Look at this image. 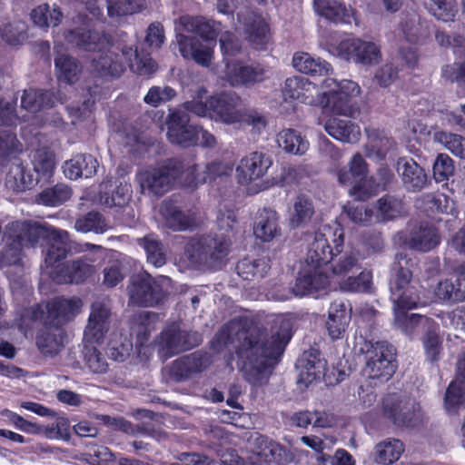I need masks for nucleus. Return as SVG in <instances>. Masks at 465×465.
<instances>
[{"instance_id": "f257e3e1", "label": "nucleus", "mask_w": 465, "mask_h": 465, "mask_svg": "<svg viewBox=\"0 0 465 465\" xmlns=\"http://www.w3.org/2000/svg\"><path fill=\"white\" fill-rule=\"evenodd\" d=\"M289 339L279 332L269 337L266 330L252 320L240 317L221 328L212 341V348L217 352L230 346L235 349L244 380L252 386H262L267 383Z\"/></svg>"}, {"instance_id": "f03ea898", "label": "nucleus", "mask_w": 465, "mask_h": 465, "mask_svg": "<svg viewBox=\"0 0 465 465\" xmlns=\"http://www.w3.org/2000/svg\"><path fill=\"white\" fill-rule=\"evenodd\" d=\"M197 164L191 159L171 158L154 167L137 173L136 179L143 194L160 197L176 184L197 183Z\"/></svg>"}, {"instance_id": "7ed1b4c3", "label": "nucleus", "mask_w": 465, "mask_h": 465, "mask_svg": "<svg viewBox=\"0 0 465 465\" xmlns=\"http://www.w3.org/2000/svg\"><path fill=\"white\" fill-rule=\"evenodd\" d=\"M128 65L139 74H151L157 69L156 63L150 57L142 56L137 49L124 47L121 53L109 49L92 60L94 72L103 77H119Z\"/></svg>"}, {"instance_id": "20e7f679", "label": "nucleus", "mask_w": 465, "mask_h": 465, "mask_svg": "<svg viewBox=\"0 0 465 465\" xmlns=\"http://www.w3.org/2000/svg\"><path fill=\"white\" fill-rule=\"evenodd\" d=\"M231 241L224 236L206 235L192 239L185 247V254L192 264L216 269L230 252Z\"/></svg>"}, {"instance_id": "39448f33", "label": "nucleus", "mask_w": 465, "mask_h": 465, "mask_svg": "<svg viewBox=\"0 0 465 465\" xmlns=\"http://www.w3.org/2000/svg\"><path fill=\"white\" fill-rule=\"evenodd\" d=\"M170 284L171 279L167 276L154 279L146 272L134 274L127 287L129 301L142 307L158 305L166 299Z\"/></svg>"}, {"instance_id": "423d86ee", "label": "nucleus", "mask_w": 465, "mask_h": 465, "mask_svg": "<svg viewBox=\"0 0 465 465\" xmlns=\"http://www.w3.org/2000/svg\"><path fill=\"white\" fill-rule=\"evenodd\" d=\"M359 351L366 354L363 371L368 378L388 381L395 372L396 350L387 341H363Z\"/></svg>"}, {"instance_id": "0eeeda50", "label": "nucleus", "mask_w": 465, "mask_h": 465, "mask_svg": "<svg viewBox=\"0 0 465 465\" xmlns=\"http://www.w3.org/2000/svg\"><path fill=\"white\" fill-rule=\"evenodd\" d=\"M411 260L404 253H397L391 266L392 280L391 282V300L393 304L404 308H416L420 297L411 285L412 272Z\"/></svg>"}, {"instance_id": "6e6552de", "label": "nucleus", "mask_w": 465, "mask_h": 465, "mask_svg": "<svg viewBox=\"0 0 465 465\" xmlns=\"http://www.w3.org/2000/svg\"><path fill=\"white\" fill-rule=\"evenodd\" d=\"M420 405L415 399L400 393H390L383 398V416L393 425L412 428L420 420Z\"/></svg>"}, {"instance_id": "1a4fd4ad", "label": "nucleus", "mask_w": 465, "mask_h": 465, "mask_svg": "<svg viewBox=\"0 0 465 465\" xmlns=\"http://www.w3.org/2000/svg\"><path fill=\"white\" fill-rule=\"evenodd\" d=\"M202 342V337L196 331L182 330L176 323L164 328L154 341L157 352L163 361L189 351Z\"/></svg>"}, {"instance_id": "9d476101", "label": "nucleus", "mask_w": 465, "mask_h": 465, "mask_svg": "<svg viewBox=\"0 0 465 465\" xmlns=\"http://www.w3.org/2000/svg\"><path fill=\"white\" fill-rule=\"evenodd\" d=\"M328 51L337 56L357 64L374 65L381 60L380 47L373 42L360 38L345 39L338 45H331Z\"/></svg>"}, {"instance_id": "9b49d317", "label": "nucleus", "mask_w": 465, "mask_h": 465, "mask_svg": "<svg viewBox=\"0 0 465 465\" xmlns=\"http://www.w3.org/2000/svg\"><path fill=\"white\" fill-rule=\"evenodd\" d=\"M167 137L183 147L195 145L199 140V126L190 124L189 114L181 108L170 110L166 117Z\"/></svg>"}, {"instance_id": "f8f14e48", "label": "nucleus", "mask_w": 465, "mask_h": 465, "mask_svg": "<svg viewBox=\"0 0 465 465\" xmlns=\"http://www.w3.org/2000/svg\"><path fill=\"white\" fill-rule=\"evenodd\" d=\"M56 228L32 220L14 221L5 226L8 238H15L24 247H35L41 241L49 240Z\"/></svg>"}, {"instance_id": "ddd939ff", "label": "nucleus", "mask_w": 465, "mask_h": 465, "mask_svg": "<svg viewBox=\"0 0 465 465\" xmlns=\"http://www.w3.org/2000/svg\"><path fill=\"white\" fill-rule=\"evenodd\" d=\"M52 241L45 251V262L47 266L65 259L68 255L84 252L89 250H102L100 245L92 243L81 244L70 239L66 231L55 229L51 237Z\"/></svg>"}, {"instance_id": "4468645a", "label": "nucleus", "mask_w": 465, "mask_h": 465, "mask_svg": "<svg viewBox=\"0 0 465 465\" xmlns=\"http://www.w3.org/2000/svg\"><path fill=\"white\" fill-rule=\"evenodd\" d=\"M211 118L225 124L241 122L243 104L235 92H222L209 98Z\"/></svg>"}, {"instance_id": "2eb2a0df", "label": "nucleus", "mask_w": 465, "mask_h": 465, "mask_svg": "<svg viewBox=\"0 0 465 465\" xmlns=\"http://www.w3.org/2000/svg\"><path fill=\"white\" fill-rule=\"evenodd\" d=\"M211 363L208 353L197 351L173 361L169 369V377L176 382L183 381L202 372Z\"/></svg>"}, {"instance_id": "dca6fc26", "label": "nucleus", "mask_w": 465, "mask_h": 465, "mask_svg": "<svg viewBox=\"0 0 465 465\" xmlns=\"http://www.w3.org/2000/svg\"><path fill=\"white\" fill-rule=\"evenodd\" d=\"M402 186L409 193H420L430 184L425 169L409 157H400L395 165Z\"/></svg>"}, {"instance_id": "f3484780", "label": "nucleus", "mask_w": 465, "mask_h": 465, "mask_svg": "<svg viewBox=\"0 0 465 465\" xmlns=\"http://www.w3.org/2000/svg\"><path fill=\"white\" fill-rule=\"evenodd\" d=\"M329 284L328 276L319 270L310 269L296 279L294 285L286 293H280V290L273 292L278 301H286L293 296H304L314 292L325 289Z\"/></svg>"}, {"instance_id": "a211bd4d", "label": "nucleus", "mask_w": 465, "mask_h": 465, "mask_svg": "<svg viewBox=\"0 0 465 465\" xmlns=\"http://www.w3.org/2000/svg\"><path fill=\"white\" fill-rule=\"evenodd\" d=\"M111 311L104 302H94L91 306V313L84 330V339L88 343L103 341L110 326Z\"/></svg>"}, {"instance_id": "6ab92c4d", "label": "nucleus", "mask_w": 465, "mask_h": 465, "mask_svg": "<svg viewBox=\"0 0 465 465\" xmlns=\"http://www.w3.org/2000/svg\"><path fill=\"white\" fill-rule=\"evenodd\" d=\"M272 164L270 155L253 152L243 157L236 168L239 183H247L262 177Z\"/></svg>"}, {"instance_id": "aec40b11", "label": "nucleus", "mask_w": 465, "mask_h": 465, "mask_svg": "<svg viewBox=\"0 0 465 465\" xmlns=\"http://www.w3.org/2000/svg\"><path fill=\"white\" fill-rule=\"evenodd\" d=\"M330 238H332V232L328 228L327 233L317 232L313 241L309 244L305 262L312 270H319L322 264L333 261L334 252L330 246Z\"/></svg>"}, {"instance_id": "412c9836", "label": "nucleus", "mask_w": 465, "mask_h": 465, "mask_svg": "<svg viewBox=\"0 0 465 465\" xmlns=\"http://www.w3.org/2000/svg\"><path fill=\"white\" fill-rule=\"evenodd\" d=\"M176 40L179 52L183 58L193 59L196 64L205 67L211 64L213 51L209 45L203 44L194 36L183 34H178Z\"/></svg>"}, {"instance_id": "4be33fe9", "label": "nucleus", "mask_w": 465, "mask_h": 465, "mask_svg": "<svg viewBox=\"0 0 465 465\" xmlns=\"http://www.w3.org/2000/svg\"><path fill=\"white\" fill-rule=\"evenodd\" d=\"M82 307V301L79 298L65 299L58 297L48 302L47 319L49 324L59 326L72 320Z\"/></svg>"}, {"instance_id": "5701e85b", "label": "nucleus", "mask_w": 465, "mask_h": 465, "mask_svg": "<svg viewBox=\"0 0 465 465\" xmlns=\"http://www.w3.org/2000/svg\"><path fill=\"white\" fill-rule=\"evenodd\" d=\"M224 79L233 87L251 86L262 80V71L240 62H226Z\"/></svg>"}, {"instance_id": "b1692460", "label": "nucleus", "mask_w": 465, "mask_h": 465, "mask_svg": "<svg viewBox=\"0 0 465 465\" xmlns=\"http://www.w3.org/2000/svg\"><path fill=\"white\" fill-rule=\"evenodd\" d=\"M65 40L79 49L87 52L101 51L108 44L106 35L97 31L76 28L64 35Z\"/></svg>"}, {"instance_id": "393cba45", "label": "nucleus", "mask_w": 465, "mask_h": 465, "mask_svg": "<svg viewBox=\"0 0 465 465\" xmlns=\"http://www.w3.org/2000/svg\"><path fill=\"white\" fill-rule=\"evenodd\" d=\"M159 315L153 312H141L129 319L130 336L136 340V346H143L155 330Z\"/></svg>"}, {"instance_id": "a878e982", "label": "nucleus", "mask_w": 465, "mask_h": 465, "mask_svg": "<svg viewBox=\"0 0 465 465\" xmlns=\"http://www.w3.org/2000/svg\"><path fill=\"white\" fill-rule=\"evenodd\" d=\"M242 25L246 38L256 48L269 42V26L262 15L249 12L242 16Z\"/></svg>"}, {"instance_id": "bb28decb", "label": "nucleus", "mask_w": 465, "mask_h": 465, "mask_svg": "<svg viewBox=\"0 0 465 465\" xmlns=\"http://www.w3.org/2000/svg\"><path fill=\"white\" fill-rule=\"evenodd\" d=\"M367 136L368 142L364 145V151L369 158L381 161L389 153L397 149L396 142L382 131L368 129Z\"/></svg>"}, {"instance_id": "cd10ccee", "label": "nucleus", "mask_w": 465, "mask_h": 465, "mask_svg": "<svg viewBox=\"0 0 465 465\" xmlns=\"http://www.w3.org/2000/svg\"><path fill=\"white\" fill-rule=\"evenodd\" d=\"M313 6L320 15L328 20L335 23L357 24L355 11L335 0H314Z\"/></svg>"}, {"instance_id": "c85d7f7f", "label": "nucleus", "mask_w": 465, "mask_h": 465, "mask_svg": "<svg viewBox=\"0 0 465 465\" xmlns=\"http://www.w3.org/2000/svg\"><path fill=\"white\" fill-rule=\"evenodd\" d=\"M131 184L107 181L100 185L99 202L106 207L124 206L131 198Z\"/></svg>"}, {"instance_id": "c756f323", "label": "nucleus", "mask_w": 465, "mask_h": 465, "mask_svg": "<svg viewBox=\"0 0 465 465\" xmlns=\"http://www.w3.org/2000/svg\"><path fill=\"white\" fill-rule=\"evenodd\" d=\"M412 308H404L393 304L394 324L406 335H412L416 329L421 328L424 331L433 323L431 319L416 313L408 314L407 311Z\"/></svg>"}, {"instance_id": "7c9ffc66", "label": "nucleus", "mask_w": 465, "mask_h": 465, "mask_svg": "<svg viewBox=\"0 0 465 465\" xmlns=\"http://www.w3.org/2000/svg\"><path fill=\"white\" fill-rule=\"evenodd\" d=\"M254 234L263 242H269L281 233L279 227V215L270 208H263L257 213L254 227Z\"/></svg>"}, {"instance_id": "2f4dec72", "label": "nucleus", "mask_w": 465, "mask_h": 465, "mask_svg": "<svg viewBox=\"0 0 465 465\" xmlns=\"http://www.w3.org/2000/svg\"><path fill=\"white\" fill-rule=\"evenodd\" d=\"M30 18L34 25L44 31L57 27L64 19L61 8L56 5L41 4L32 9Z\"/></svg>"}, {"instance_id": "473e14b6", "label": "nucleus", "mask_w": 465, "mask_h": 465, "mask_svg": "<svg viewBox=\"0 0 465 465\" xmlns=\"http://www.w3.org/2000/svg\"><path fill=\"white\" fill-rule=\"evenodd\" d=\"M99 163L91 154H79L66 161L63 166L64 173L71 180L80 177H92L97 171Z\"/></svg>"}, {"instance_id": "72a5a7b5", "label": "nucleus", "mask_w": 465, "mask_h": 465, "mask_svg": "<svg viewBox=\"0 0 465 465\" xmlns=\"http://www.w3.org/2000/svg\"><path fill=\"white\" fill-rule=\"evenodd\" d=\"M58 98L51 91L42 89L24 90L21 96V107L30 113L35 114L45 109L52 108Z\"/></svg>"}, {"instance_id": "f704fd0d", "label": "nucleus", "mask_w": 465, "mask_h": 465, "mask_svg": "<svg viewBox=\"0 0 465 465\" xmlns=\"http://www.w3.org/2000/svg\"><path fill=\"white\" fill-rule=\"evenodd\" d=\"M164 224L173 231L180 232L193 228L194 219L189 212H183L170 202H164L161 207Z\"/></svg>"}, {"instance_id": "c9c22d12", "label": "nucleus", "mask_w": 465, "mask_h": 465, "mask_svg": "<svg viewBox=\"0 0 465 465\" xmlns=\"http://www.w3.org/2000/svg\"><path fill=\"white\" fill-rule=\"evenodd\" d=\"M417 208L430 213L452 214L455 211V203L444 193H427L417 198L415 201Z\"/></svg>"}, {"instance_id": "e433bc0d", "label": "nucleus", "mask_w": 465, "mask_h": 465, "mask_svg": "<svg viewBox=\"0 0 465 465\" xmlns=\"http://www.w3.org/2000/svg\"><path fill=\"white\" fill-rule=\"evenodd\" d=\"M324 128L334 139L344 143H355L361 135L359 126L346 119L331 118L326 122Z\"/></svg>"}, {"instance_id": "4c0bfd02", "label": "nucleus", "mask_w": 465, "mask_h": 465, "mask_svg": "<svg viewBox=\"0 0 465 465\" xmlns=\"http://www.w3.org/2000/svg\"><path fill=\"white\" fill-rule=\"evenodd\" d=\"M38 183V178L27 173L22 163L11 164L5 176V187L13 192H23Z\"/></svg>"}, {"instance_id": "58836bf2", "label": "nucleus", "mask_w": 465, "mask_h": 465, "mask_svg": "<svg viewBox=\"0 0 465 465\" xmlns=\"http://www.w3.org/2000/svg\"><path fill=\"white\" fill-rule=\"evenodd\" d=\"M368 171V163L363 156L357 153L351 157L347 165L337 170L336 175L341 185H351L361 178L365 177Z\"/></svg>"}, {"instance_id": "ea45409f", "label": "nucleus", "mask_w": 465, "mask_h": 465, "mask_svg": "<svg viewBox=\"0 0 465 465\" xmlns=\"http://www.w3.org/2000/svg\"><path fill=\"white\" fill-rule=\"evenodd\" d=\"M292 65L302 74L316 75H328L332 72L331 65L321 58L315 59L308 53L295 54L292 58Z\"/></svg>"}, {"instance_id": "a19ab883", "label": "nucleus", "mask_w": 465, "mask_h": 465, "mask_svg": "<svg viewBox=\"0 0 465 465\" xmlns=\"http://www.w3.org/2000/svg\"><path fill=\"white\" fill-rule=\"evenodd\" d=\"M278 146L285 153L302 155L309 149L308 141L294 129H283L276 135Z\"/></svg>"}, {"instance_id": "79ce46f5", "label": "nucleus", "mask_w": 465, "mask_h": 465, "mask_svg": "<svg viewBox=\"0 0 465 465\" xmlns=\"http://www.w3.org/2000/svg\"><path fill=\"white\" fill-rule=\"evenodd\" d=\"M440 242V238L436 230L424 223H420L418 227L412 230L409 241L411 249L429 252L435 248Z\"/></svg>"}, {"instance_id": "37998d69", "label": "nucleus", "mask_w": 465, "mask_h": 465, "mask_svg": "<svg viewBox=\"0 0 465 465\" xmlns=\"http://www.w3.org/2000/svg\"><path fill=\"white\" fill-rule=\"evenodd\" d=\"M314 214V205L312 200L301 194L293 202L292 208L290 211V225L292 228L303 227L310 223Z\"/></svg>"}, {"instance_id": "c03bdc74", "label": "nucleus", "mask_w": 465, "mask_h": 465, "mask_svg": "<svg viewBox=\"0 0 465 465\" xmlns=\"http://www.w3.org/2000/svg\"><path fill=\"white\" fill-rule=\"evenodd\" d=\"M55 154L47 146L37 148L32 154V164L36 173L35 177L40 179H49L55 168Z\"/></svg>"}, {"instance_id": "a18cd8bd", "label": "nucleus", "mask_w": 465, "mask_h": 465, "mask_svg": "<svg viewBox=\"0 0 465 465\" xmlns=\"http://www.w3.org/2000/svg\"><path fill=\"white\" fill-rule=\"evenodd\" d=\"M180 25L185 32L195 34L203 39L213 40L216 37L218 24L204 17L182 16Z\"/></svg>"}, {"instance_id": "49530a36", "label": "nucleus", "mask_w": 465, "mask_h": 465, "mask_svg": "<svg viewBox=\"0 0 465 465\" xmlns=\"http://www.w3.org/2000/svg\"><path fill=\"white\" fill-rule=\"evenodd\" d=\"M61 271L64 272V275H57L56 277H54V280L58 283H80L94 273V267L82 259H79L72 262L70 264H67Z\"/></svg>"}, {"instance_id": "de8ad7c7", "label": "nucleus", "mask_w": 465, "mask_h": 465, "mask_svg": "<svg viewBox=\"0 0 465 465\" xmlns=\"http://www.w3.org/2000/svg\"><path fill=\"white\" fill-rule=\"evenodd\" d=\"M146 253L147 262L159 268L166 263V250L162 242L153 234L137 240Z\"/></svg>"}, {"instance_id": "09e8293b", "label": "nucleus", "mask_w": 465, "mask_h": 465, "mask_svg": "<svg viewBox=\"0 0 465 465\" xmlns=\"http://www.w3.org/2000/svg\"><path fill=\"white\" fill-rule=\"evenodd\" d=\"M421 341L426 359L430 362L439 361L443 347L438 323L433 322V323L425 330Z\"/></svg>"}, {"instance_id": "8fccbe9b", "label": "nucleus", "mask_w": 465, "mask_h": 465, "mask_svg": "<svg viewBox=\"0 0 465 465\" xmlns=\"http://www.w3.org/2000/svg\"><path fill=\"white\" fill-rule=\"evenodd\" d=\"M404 451L403 443L398 439H387L375 446V461L391 465L397 461Z\"/></svg>"}, {"instance_id": "3c124183", "label": "nucleus", "mask_w": 465, "mask_h": 465, "mask_svg": "<svg viewBox=\"0 0 465 465\" xmlns=\"http://www.w3.org/2000/svg\"><path fill=\"white\" fill-rule=\"evenodd\" d=\"M54 65L59 80L67 84H74L79 78L82 67L79 62L67 54L57 53Z\"/></svg>"}, {"instance_id": "603ef678", "label": "nucleus", "mask_w": 465, "mask_h": 465, "mask_svg": "<svg viewBox=\"0 0 465 465\" xmlns=\"http://www.w3.org/2000/svg\"><path fill=\"white\" fill-rule=\"evenodd\" d=\"M270 269L269 260L265 258H244L238 262L236 271L240 277L245 281L263 278Z\"/></svg>"}, {"instance_id": "864d4df0", "label": "nucleus", "mask_w": 465, "mask_h": 465, "mask_svg": "<svg viewBox=\"0 0 465 465\" xmlns=\"http://www.w3.org/2000/svg\"><path fill=\"white\" fill-rule=\"evenodd\" d=\"M401 31L411 43H418L429 36V26L417 15H407L401 24Z\"/></svg>"}, {"instance_id": "5fc2aeb1", "label": "nucleus", "mask_w": 465, "mask_h": 465, "mask_svg": "<svg viewBox=\"0 0 465 465\" xmlns=\"http://www.w3.org/2000/svg\"><path fill=\"white\" fill-rule=\"evenodd\" d=\"M298 365L306 371V379L311 381L322 377L326 361L321 359L318 351L312 349L303 352L298 361Z\"/></svg>"}, {"instance_id": "6e6d98bb", "label": "nucleus", "mask_w": 465, "mask_h": 465, "mask_svg": "<svg viewBox=\"0 0 465 465\" xmlns=\"http://www.w3.org/2000/svg\"><path fill=\"white\" fill-rule=\"evenodd\" d=\"M348 323V316L343 303L331 304L329 311V319L326 322L330 336L334 339L341 337Z\"/></svg>"}, {"instance_id": "4d7b16f0", "label": "nucleus", "mask_w": 465, "mask_h": 465, "mask_svg": "<svg viewBox=\"0 0 465 465\" xmlns=\"http://www.w3.org/2000/svg\"><path fill=\"white\" fill-rule=\"evenodd\" d=\"M379 222L389 221L399 217L404 209L403 201L393 195H384L376 202Z\"/></svg>"}, {"instance_id": "13d9d810", "label": "nucleus", "mask_w": 465, "mask_h": 465, "mask_svg": "<svg viewBox=\"0 0 465 465\" xmlns=\"http://www.w3.org/2000/svg\"><path fill=\"white\" fill-rule=\"evenodd\" d=\"M72 195L71 188L64 183L45 189L37 195L36 202L46 206H58Z\"/></svg>"}, {"instance_id": "bf43d9fd", "label": "nucleus", "mask_w": 465, "mask_h": 465, "mask_svg": "<svg viewBox=\"0 0 465 465\" xmlns=\"http://www.w3.org/2000/svg\"><path fill=\"white\" fill-rule=\"evenodd\" d=\"M23 150V144L17 139L15 134L10 131L0 133V163L15 159Z\"/></svg>"}, {"instance_id": "052dcab7", "label": "nucleus", "mask_w": 465, "mask_h": 465, "mask_svg": "<svg viewBox=\"0 0 465 465\" xmlns=\"http://www.w3.org/2000/svg\"><path fill=\"white\" fill-rule=\"evenodd\" d=\"M84 366L93 373L103 374L108 371L105 356L92 344H85L83 350Z\"/></svg>"}, {"instance_id": "680f3d73", "label": "nucleus", "mask_w": 465, "mask_h": 465, "mask_svg": "<svg viewBox=\"0 0 465 465\" xmlns=\"http://www.w3.org/2000/svg\"><path fill=\"white\" fill-rule=\"evenodd\" d=\"M36 345L45 356L54 357L64 346L63 338L60 331H45L37 336Z\"/></svg>"}, {"instance_id": "e2e57ef3", "label": "nucleus", "mask_w": 465, "mask_h": 465, "mask_svg": "<svg viewBox=\"0 0 465 465\" xmlns=\"http://www.w3.org/2000/svg\"><path fill=\"white\" fill-rule=\"evenodd\" d=\"M254 445L257 450L255 456L263 459L265 462L274 461L282 456V446L266 436L259 435L254 440Z\"/></svg>"}, {"instance_id": "0e129e2a", "label": "nucleus", "mask_w": 465, "mask_h": 465, "mask_svg": "<svg viewBox=\"0 0 465 465\" xmlns=\"http://www.w3.org/2000/svg\"><path fill=\"white\" fill-rule=\"evenodd\" d=\"M74 228L82 232H94L95 233H103L107 230L108 226L99 213L90 212L75 221Z\"/></svg>"}, {"instance_id": "69168bd1", "label": "nucleus", "mask_w": 465, "mask_h": 465, "mask_svg": "<svg viewBox=\"0 0 465 465\" xmlns=\"http://www.w3.org/2000/svg\"><path fill=\"white\" fill-rule=\"evenodd\" d=\"M436 142L441 143L454 155L465 160V138L460 134L437 132L434 134Z\"/></svg>"}, {"instance_id": "338daca9", "label": "nucleus", "mask_w": 465, "mask_h": 465, "mask_svg": "<svg viewBox=\"0 0 465 465\" xmlns=\"http://www.w3.org/2000/svg\"><path fill=\"white\" fill-rule=\"evenodd\" d=\"M429 12L438 20L453 21L458 12L456 0H430Z\"/></svg>"}, {"instance_id": "774afa93", "label": "nucleus", "mask_w": 465, "mask_h": 465, "mask_svg": "<svg viewBox=\"0 0 465 465\" xmlns=\"http://www.w3.org/2000/svg\"><path fill=\"white\" fill-rule=\"evenodd\" d=\"M372 274L370 271H362L356 277H348L340 287L342 291L352 292H371L372 290Z\"/></svg>"}]
</instances>
